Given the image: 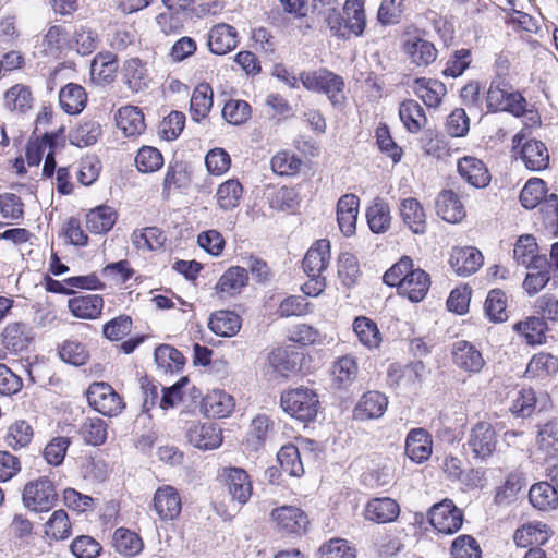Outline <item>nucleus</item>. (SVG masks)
Segmentation results:
<instances>
[{
    "instance_id": "obj_63",
    "label": "nucleus",
    "mask_w": 558,
    "mask_h": 558,
    "mask_svg": "<svg viewBox=\"0 0 558 558\" xmlns=\"http://www.w3.org/2000/svg\"><path fill=\"white\" fill-rule=\"evenodd\" d=\"M451 555L452 558H481L482 551L475 538L461 535L453 541Z\"/></svg>"
},
{
    "instance_id": "obj_43",
    "label": "nucleus",
    "mask_w": 558,
    "mask_h": 558,
    "mask_svg": "<svg viewBox=\"0 0 558 558\" xmlns=\"http://www.w3.org/2000/svg\"><path fill=\"white\" fill-rule=\"evenodd\" d=\"M415 84L416 95L428 107H437L446 94V86L437 80L421 77L415 81Z\"/></svg>"
},
{
    "instance_id": "obj_10",
    "label": "nucleus",
    "mask_w": 558,
    "mask_h": 558,
    "mask_svg": "<svg viewBox=\"0 0 558 558\" xmlns=\"http://www.w3.org/2000/svg\"><path fill=\"white\" fill-rule=\"evenodd\" d=\"M451 361L459 369L470 374L480 373L485 365L481 351L466 340H459L452 344Z\"/></svg>"
},
{
    "instance_id": "obj_19",
    "label": "nucleus",
    "mask_w": 558,
    "mask_h": 558,
    "mask_svg": "<svg viewBox=\"0 0 558 558\" xmlns=\"http://www.w3.org/2000/svg\"><path fill=\"white\" fill-rule=\"evenodd\" d=\"M36 48L45 57L59 58L64 50H69V34L62 26L51 25Z\"/></svg>"
},
{
    "instance_id": "obj_42",
    "label": "nucleus",
    "mask_w": 558,
    "mask_h": 558,
    "mask_svg": "<svg viewBox=\"0 0 558 558\" xmlns=\"http://www.w3.org/2000/svg\"><path fill=\"white\" fill-rule=\"evenodd\" d=\"M343 21L345 27L356 36L363 34L365 28V12L363 0H347L343 5Z\"/></svg>"
},
{
    "instance_id": "obj_54",
    "label": "nucleus",
    "mask_w": 558,
    "mask_h": 558,
    "mask_svg": "<svg viewBox=\"0 0 558 558\" xmlns=\"http://www.w3.org/2000/svg\"><path fill=\"white\" fill-rule=\"evenodd\" d=\"M277 460L282 472L290 476L299 477L304 473L299 449L293 445L283 446L277 454Z\"/></svg>"
},
{
    "instance_id": "obj_9",
    "label": "nucleus",
    "mask_w": 558,
    "mask_h": 558,
    "mask_svg": "<svg viewBox=\"0 0 558 558\" xmlns=\"http://www.w3.org/2000/svg\"><path fill=\"white\" fill-rule=\"evenodd\" d=\"M153 509L161 521H173L182 510V498L171 485L158 487L153 497Z\"/></svg>"
},
{
    "instance_id": "obj_62",
    "label": "nucleus",
    "mask_w": 558,
    "mask_h": 558,
    "mask_svg": "<svg viewBox=\"0 0 558 558\" xmlns=\"http://www.w3.org/2000/svg\"><path fill=\"white\" fill-rule=\"evenodd\" d=\"M338 276L347 287L353 286L360 277L357 259L351 253H342L338 258Z\"/></svg>"
},
{
    "instance_id": "obj_17",
    "label": "nucleus",
    "mask_w": 558,
    "mask_h": 558,
    "mask_svg": "<svg viewBox=\"0 0 558 558\" xmlns=\"http://www.w3.org/2000/svg\"><path fill=\"white\" fill-rule=\"evenodd\" d=\"M360 201L354 194H345L337 204V220L345 236L355 233Z\"/></svg>"
},
{
    "instance_id": "obj_33",
    "label": "nucleus",
    "mask_w": 558,
    "mask_h": 558,
    "mask_svg": "<svg viewBox=\"0 0 558 558\" xmlns=\"http://www.w3.org/2000/svg\"><path fill=\"white\" fill-rule=\"evenodd\" d=\"M359 366L353 356L339 357L332 365V384L338 389H348L356 379Z\"/></svg>"
},
{
    "instance_id": "obj_55",
    "label": "nucleus",
    "mask_w": 558,
    "mask_h": 558,
    "mask_svg": "<svg viewBox=\"0 0 558 558\" xmlns=\"http://www.w3.org/2000/svg\"><path fill=\"white\" fill-rule=\"evenodd\" d=\"M539 399L532 388H522L517 392L509 410L515 416L529 417L535 411Z\"/></svg>"
},
{
    "instance_id": "obj_58",
    "label": "nucleus",
    "mask_w": 558,
    "mask_h": 558,
    "mask_svg": "<svg viewBox=\"0 0 558 558\" xmlns=\"http://www.w3.org/2000/svg\"><path fill=\"white\" fill-rule=\"evenodd\" d=\"M546 196L545 182L542 179H530L520 193V202L526 209H533Z\"/></svg>"
},
{
    "instance_id": "obj_57",
    "label": "nucleus",
    "mask_w": 558,
    "mask_h": 558,
    "mask_svg": "<svg viewBox=\"0 0 558 558\" xmlns=\"http://www.w3.org/2000/svg\"><path fill=\"white\" fill-rule=\"evenodd\" d=\"M45 534L53 539H65L71 535V523L68 513L56 510L46 522Z\"/></svg>"
},
{
    "instance_id": "obj_29",
    "label": "nucleus",
    "mask_w": 558,
    "mask_h": 558,
    "mask_svg": "<svg viewBox=\"0 0 558 558\" xmlns=\"http://www.w3.org/2000/svg\"><path fill=\"white\" fill-rule=\"evenodd\" d=\"M403 50L412 63L421 66L428 65L436 60L437 50L428 40L420 37H410L404 41Z\"/></svg>"
},
{
    "instance_id": "obj_14",
    "label": "nucleus",
    "mask_w": 558,
    "mask_h": 558,
    "mask_svg": "<svg viewBox=\"0 0 558 558\" xmlns=\"http://www.w3.org/2000/svg\"><path fill=\"white\" fill-rule=\"evenodd\" d=\"M330 258V242L326 239L317 240L303 259V269L307 276L322 275L327 269Z\"/></svg>"
},
{
    "instance_id": "obj_16",
    "label": "nucleus",
    "mask_w": 558,
    "mask_h": 558,
    "mask_svg": "<svg viewBox=\"0 0 558 558\" xmlns=\"http://www.w3.org/2000/svg\"><path fill=\"white\" fill-rule=\"evenodd\" d=\"M226 484L232 500L244 505L252 496V483L248 474L241 468L225 470Z\"/></svg>"
},
{
    "instance_id": "obj_59",
    "label": "nucleus",
    "mask_w": 558,
    "mask_h": 558,
    "mask_svg": "<svg viewBox=\"0 0 558 558\" xmlns=\"http://www.w3.org/2000/svg\"><path fill=\"white\" fill-rule=\"evenodd\" d=\"M136 167L141 172L150 173L161 168L163 157L161 153L153 146H143L135 158Z\"/></svg>"
},
{
    "instance_id": "obj_64",
    "label": "nucleus",
    "mask_w": 558,
    "mask_h": 558,
    "mask_svg": "<svg viewBox=\"0 0 558 558\" xmlns=\"http://www.w3.org/2000/svg\"><path fill=\"white\" fill-rule=\"evenodd\" d=\"M320 558H354L355 550L348 541L335 538L324 544L319 548Z\"/></svg>"
},
{
    "instance_id": "obj_4",
    "label": "nucleus",
    "mask_w": 558,
    "mask_h": 558,
    "mask_svg": "<svg viewBox=\"0 0 558 558\" xmlns=\"http://www.w3.org/2000/svg\"><path fill=\"white\" fill-rule=\"evenodd\" d=\"M57 501L56 488L47 477L28 482L23 490V502L33 511H48Z\"/></svg>"
},
{
    "instance_id": "obj_22",
    "label": "nucleus",
    "mask_w": 558,
    "mask_h": 558,
    "mask_svg": "<svg viewBox=\"0 0 558 558\" xmlns=\"http://www.w3.org/2000/svg\"><path fill=\"white\" fill-rule=\"evenodd\" d=\"M32 340L33 330L25 323H10L5 326L2 332L3 345L14 353H19L26 350L31 344Z\"/></svg>"
},
{
    "instance_id": "obj_15",
    "label": "nucleus",
    "mask_w": 558,
    "mask_h": 558,
    "mask_svg": "<svg viewBox=\"0 0 558 558\" xmlns=\"http://www.w3.org/2000/svg\"><path fill=\"white\" fill-rule=\"evenodd\" d=\"M430 287L429 275L421 268H413L400 284L399 294L408 298L411 302L422 301Z\"/></svg>"
},
{
    "instance_id": "obj_5",
    "label": "nucleus",
    "mask_w": 558,
    "mask_h": 558,
    "mask_svg": "<svg viewBox=\"0 0 558 558\" xmlns=\"http://www.w3.org/2000/svg\"><path fill=\"white\" fill-rule=\"evenodd\" d=\"M187 441L199 450L217 449L222 442V430L215 423L191 421L186 424Z\"/></svg>"
},
{
    "instance_id": "obj_51",
    "label": "nucleus",
    "mask_w": 558,
    "mask_h": 558,
    "mask_svg": "<svg viewBox=\"0 0 558 558\" xmlns=\"http://www.w3.org/2000/svg\"><path fill=\"white\" fill-rule=\"evenodd\" d=\"M274 422L265 414L256 415L251 423L246 441L254 449L258 450L266 441L272 430Z\"/></svg>"
},
{
    "instance_id": "obj_27",
    "label": "nucleus",
    "mask_w": 558,
    "mask_h": 558,
    "mask_svg": "<svg viewBox=\"0 0 558 558\" xmlns=\"http://www.w3.org/2000/svg\"><path fill=\"white\" fill-rule=\"evenodd\" d=\"M71 313L82 319H96L104 308V299L98 294H85L69 300Z\"/></svg>"
},
{
    "instance_id": "obj_25",
    "label": "nucleus",
    "mask_w": 558,
    "mask_h": 558,
    "mask_svg": "<svg viewBox=\"0 0 558 558\" xmlns=\"http://www.w3.org/2000/svg\"><path fill=\"white\" fill-rule=\"evenodd\" d=\"M433 440L424 428L410 430L405 439L407 456L417 463L427 460L432 454Z\"/></svg>"
},
{
    "instance_id": "obj_11",
    "label": "nucleus",
    "mask_w": 558,
    "mask_h": 558,
    "mask_svg": "<svg viewBox=\"0 0 558 558\" xmlns=\"http://www.w3.org/2000/svg\"><path fill=\"white\" fill-rule=\"evenodd\" d=\"M388 407V398L386 395L369 390L364 392L353 409V418L355 421H371L380 418Z\"/></svg>"
},
{
    "instance_id": "obj_21",
    "label": "nucleus",
    "mask_w": 558,
    "mask_h": 558,
    "mask_svg": "<svg viewBox=\"0 0 558 558\" xmlns=\"http://www.w3.org/2000/svg\"><path fill=\"white\" fill-rule=\"evenodd\" d=\"M436 213L442 220L450 223L462 221L466 215L458 195L451 190H446L438 194L436 198Z\"/></svg>"
},
{
    "instance_id": "obj_7",
    "label": "nucleus",
    "mask_w": 558,
    "mask_h": 558,
    "mask_svg": "<svg viewBox=\"0 0 558 558\" xmlns=\"http://www.w3.org/2000/svg\"><path fill=\"white\" fill-rule=\"evenodd\" d=\"M429 522L439 533L453 534L462 526L463 513L452 500L445 499L432 507Z\"/></svg>"
},
{
    "instance_id": "obj_47",
    "label": "nucleus",
    "mask_w": 558,
    "mask_h": 558,
    "mask_svg": "<svg viewBox=\"0 0 558 558\" xmlns=\"http://www.w3.org/2000/svg\"><path fill=\"white\" fill-rule=\"evenodd\" d=\"M558 372V359L550 353L535 354L526 367V374L531 377L545 378Z\"/></svg>"
},
{
    "instance_id": "obj_52",
    "label": "nucleus",
    "mask_w": 558,
    "mask_h": 558,
    "mask_svg": "<svg viewBox=\"0 0 558 558\" xmlns=\"http://www.w3.org/2000/svg\"><path fill=\"white\" fill-rule=\"evenodd\" d=\"M366 219L369 229L374 233H384L390 227V209L384 202H375L366 210Z\"/></svg>"
},
{
    "instance_id": "obj_24",
    "label": "nucleus",
    "mask_w": 558,
    "mask_h": 558,
    "mask_svg": "<svg viewBox=\"0 0 558 558\" xmlns=\"http://www.w3.org/2000/svg\"><path fill=\"white\" fill-rule=\"evenodd\" d=\"M242 327L241 317L233 311L219 310L210 314L208 328L219 337H233Z\"/></svg>"
},
{
    "instance_id": "obj_48",
    "label": "nucleus",
    "mask_w": 558,
    "mask_h": 558,
    "mask_svg": "<svg viewBox=\"0 0 558 558\" xmlns=\"http://www.w3.org/2000/svg\"><path fill=\"white\" fill-rule=\"evenodd\" d=\"M243 187L238 180L231 179L218 186L216 197L222 210H231L240 204Z\"/></svg>"
},
{
    "instance_id": "obj_30",
    "label": "nucleus",
    "mask_w": 558,
    "mask_h": 558,
    "mask_svg": "<svg viewBox=\"0 0 558 558\" xmlns=\"http://www.w3.org/2000/svg\"><path fill=\"white\" fill-rule=\"evenodd\" d=\"M248 276L245 268L233 266L227 269L215 286L217 293L233 296L247 284Z\"/></svg>"
},
{
    "instance_id": "obj_37",
    "label": "nucleus",
    "mask_w": 558,
    "mask_h": 558,
    "mask_svg": "<svg viewBox=\"0 0 558 558\" xmlns=\"http://www.w3.org/2000/svg\"><path fill=\"white\" fill-rule=\"evenodd\" d=\"M86 100L85 89L78 84L70 83L59 93L60 106L69 114L80 113L84 109Z\"/></svg>"
},
{
    "instance_id": "obj_39",
    "label": "nucleus",
    "mask_w": 558,
    "mask_h": 558,
    "mask_svg": "<svg viewBox=\"0 0 558 558\" xmlns=\"http://www.w3.org/2000/svg\"><path fill=\"white\" fill-rule=\"evenodd\" d=\"M98 35L92 28L81 25L75 27L69 38V50H73L81 56H88L97 48Z\"/></svg>"
},
{
    "instance_id": "obj_50",
    "label": "nucleus",
    "mask_w": 558,
    "mask_h": 558,
    "mask_svg": "<svg viewBox=\"0 0 558 558\" xmlns=\"http://www.w3.org/2000/svg\"><path fill=\"white\" fill-rule=\"evenodd\" d=\"M108 425L99 417L86 418L80 427V434L84 441L92 446H100L107 439Z\"/></svg>"
},
{
    "instance_id": "obj_44",
    "label": "nucleus",
    "mask_w": 558,
    "mask_h": 558,
    "mask_svg": "<svg viewBox=\"0 0 558 558\" xmlns=\"http://www.w3.org/2000/svg\"><path fill=\"white\" fill-rule=\"evenodd\" d=\"M112 543L118 553L128 557H133L143 549L142 538L136 533L124 527L116 530Z\"/></svg>"
},
{
    "instance_id": "obj_41",
    "label": "nucleus",
    "mask_w": 558,
    "mask_h": 558,
    "mask_svg": "<svg viewBox=\"0 0 558 558\" xmlns=\"http://www.w3.org/2000/svg\"><path fill=\"white\" fill-rule=\"evenodd\" d=\"M213 89L206 84H199L193 92L190 104L192 119L201 121L210 111L213 107Z\"/></svg>"
},
{
    "instance_id": "obj_2",
    "label": "nucleus",
    "mask_w": 558,
    "mask_h": 558,
    "mask_svg": "<svg viewBox=\"0 0 558 558\" xmlns=\"http://www.w3.org/2000/svg\"><path fill=\"white\" fill-rule=\"evenodd\" d=\"M282 410L301 422L313 421L318 412V395L311 388L298 387L281 393Z\"/></svg>"
},
{
    "instance_id": "obj_31",
    "label": "nucleus",
    "mask_w": 558,
    "mask_h": 558,
    "mask_svg": "<svg viewBox=\"0 0 558 558\" xmlns=\"http://www.w3.org/2000/svg\"><path fill=\"white\" fill-rule=\"evenodd\" d=\"M203 407L208 416L227 417L232 413L235 402L230 393L214 389L204 398Z\"/></svg>"
},
{
    "instance_id": "obj_53",
    "label": "nucleus",
    "mask_w": 558,
    "mask_h": 558,
    "mask_svg": "<svg viewBox=\"0 0 558 558\" xmlns=\"http://www.w3.org/2000/svg\"><path fill=\"white\" fill-rule=\"evenodd\" d=\"M165 239L162 232L156 227L135 230L131 236L133 245L142 251L160 248L163 245Z\"/></svg>"
},
{
    "instance_id": "obj_34",
    "label": "nucleus",
    "mask_w": 558,
    "mask_h": 558,
    "mask_svg": "<svg viewBox=\"0 0 558 558\" xmlns=\"http://www.w3.org/2000/svg\"><path fill=\"white\" fill-rule=\"evenodd\" d=\"M33 93L24 84H15L4 94V107L12 112L25 113L33 108Z\"/></svg>"
},
{
    "instance_id": "obj_23",
    "label": "nucleus",
    "mask_w": 558,
    "mask_h": 558,
    "mask_svg": "<svg viewBox=\"0 0 558 558\" xmlns=\"http://www.w3.org/2000/svg\"><path fill=\"white\" fill-rule=\"evenodd\" d=\"M459 174L474 187H485L489 181V172L484 162L475 157L465 156L458 161Z\"/></svg>"
},
{
    "instance_id": "obj_12",
    "label": "nucleus",
    "mask_w": 558,
    "mask_h": 558,
    "mask_svg": "<svg viewBox=\"0 0 558 558\" xmlns=\"http://www.w3.org/2000/svg\"><path fill=\"white\" fill-rule=\"evenodd\" d=\"M538 245L531 234L521 235L513 248V258L530 269H543L547 266L545 255L537 254Z\"/></svg>"
},
{
    "instance_id": "obj_60",
    "label": "nucleus",
    "mask_w": 558,
    "mask_h": 558,
    "mask_svg": "<svg viewBox=\"0 0 558 558\" xmlns=\"http://www.w3.org/2000/svg\"><path fill=\"white\" fill-rule=\"evenodd\" d=\"M33 437V428L25 421H17L12 424L5 436V444L12 449L26 447Z\"/></svg>"
},
{
    "instance_id": "obj_3",
    "label": "nucleus",
    "mask_w": 558,
    "mask_h": 558,
    "mask_svg": "<svg viewBox=\"0 0 558 558\" xmlns=\"http://www.w3.org/2000/svg\"><path fill=\"white\" fill-rule=\"evenodd\" d=\"M89 405L105 416H117L125 407L122 397L104 381L93 383L87 389Z\"/></svg>"
},
{
    "instance_id": "obj_56",
    "label": "nucleus",
    "mask_w": 558,
    "mask_h": 558,
    "mask_svg": "<svg viewBox=\"0 0 558 558\" xmlns=\"http://www.w3.org/2000/svg\"><path fill=\"white\" fill-rule=\"evenodd\" d=\"M513 328L525 338L529 344H539L543 342L547 324L543 318L530 317L525 322L517 323Z\"/></svg>"
},
{
    "instance_id": "obj_38",
    "label": "nucleus",
    "mask_w": 558,
    "mask_h": 558,
    "mask_svg": "<svg viewBox=\"0 0 558 558\" xmlns=\"http://www.w3.org/2000/svg\"><path fill=\"white\" fill-rule=\"evenodd\" d=\"M118 70L117 58L111 52L97 53L90 64L92 76L100 83H111Z\"/></svg>"
},
{
    "instance_id": "obj_13",
    "label": "nucleus",
    "mask_w": 558,
    "mask_h": 558,
    "mask_svg": "<svg viewBox=\"0 0 558 558\" xmlns=\"http://www.w3.org/2000/svg\"><path fill=\"white\" fill-rule=\"evenodd\" d=\"M449 264L457 275L468 277L483 265V256L475 247H456L452 250Z\"/></svg>"
},
{
    "instance_id": "obj_20",
    "label": "nucleus",
    "mask_w": 558,
    "mask_h": 558,
    "mask_svg": "<svg viewBox=\"0 0 558 558\" xmlns=\"http://www.w3.org/2000/svg\"><path fill=\"white\" fill-rule=\"evenodd\" d=\"M238 45V33L229 24H217L208 34V47L215 54H226Z\"/></svg>"
},
{
    "instance_id": "obj_28",
    "label": "nucleus",
    "mask_w": 558,
    "mask_h": 558,
    "mask_svg": "<svg viewBox=\"0 0 558 558\" xmlns=\"http://www.w3.org/2000/svg\"><path fill=\"white\" fill-rule=\"evenodd\" d=\"M400 215L403 222L415 234H423L426 231V215L421 203L414 197H408L400 203Z\"/></svg>"
},
{
    "instance_id": "obj_49",
    "label": "nucleus",
    "mask_w": 558,
    "mask_h": 558,
    "mask_svg": "<svg viewBox=\"0 0 558 558\" xmlns=\"http://www.w3.org/2000/svg\"><path fill=\"white\" fill-rule=\"evenodd\" d=\"M101 134L100 124L88 120L78 123L70 134L71 144L78 147H86L95 144Z\"/></svg>"
},
{
    "instance_id": "obj_1",
    "label": "nucleus",
    "mask_w": 558,
    "mask_h": 558,
    "mask_svg": "<svg viewBox=\"0 0 558 558\" xmlns=\"http://www.w3.org/2000/svg\"><path fill=\"white\" fill-rule=\"evenodd\" d=\"M486 105L489 111H506L520 117L525 112L526 100L505 77L497 75L488 87Z\"/></svg>"
},
{
    "instance_id": "obj_8",
    "label": "nucleus",
    "mask_w": 558,
    "mask_h": 558,
    "mask_svg": "<svg viewBox=\"0 0 558 558\" xmlns=\"http://www.w3.org/2000/svg\"><path fill=\"white\" fill-rule=\"evenodd\" d=\"M466 445L474 458L485 460L490 457L497 445L492 424L485 421L476 423L470 430Z\"/></svg>"
},
{
    "instance_id": "obj_46",
    "label": "nucleus",
    "mask_w": 558,
    "mask_h": 558,
    "mask_svg": "<svg viewBox=\"0 0 558 558\" xmlns=\"http://www.w3.org/2000/svg\"><path fill=\"white\" fill-rule=\"evenodd\" d=\"M353 330L360 342L368 349L378 348L381 336L377 325L367 317H356L353 322Z\"/></svg>"
},
{
    "instance_id": "obj_40",
    "label": "nucleus",
    "mask_w": 558,
    "mask_h": 558,
    "mask_svg": "<svg viewBox=\"0 0 558 558\" xmlns=\"http://www.w3.org/2000/svg\"><path fill=\"white\" fill-rule=\"evenodd\" d=\"M399 116L405 129L411 133H417L427 122L423 108L412 99L401 102Z\"/></svg>"
},
{
    "instance_id": "obj_32",
    "label": "nucleus",
    "mask_w": 558,
    "mask_h": 558,
    "mask_svg": "<svg viewBox=\"0 0 558 558\" xmlns=\"http://www.w3.org/2000/svg\"><path fill=\"white\" fill-rule=\"evenodd\" d=\"M117 125L125 136H136L144 132L146 125L143 112L134 106H125L119 109Z\"/></svg>"
},
{
    "instance_id": "obj_61",
    "label": "nucleus",
    "mask_w": 558,
    "mask_h": 558,
    "mask_svg": "<svg viewBox=\"0 0 558 558\" xmlns=\"http://www.w3.org/2000/svg\"><path fill=\"white\" fill-rule=\"evenodd\" d=\"M124 76L130 89L134 92H138L146 86V69L137 58L130 59L125 62Z\"/></svg>"
},
{
    "instance_id": "obj_26",
    "label": "nucleus",
    "mask_w": 558,
    "mask_h": 558,
    "mask_svg": "<svg viewBox=\"0 0 558 558\" xmlns=\"http://www.w3.org/2000/svg\"><path fill=\"white\" fill-rule=\"evenodd\" d=\"M400 513L399 505L391 498H374L366 505L365 518L376 523L395 521Z\"/></svg>"
},
{
    "instance_id": "obj_6",
    "label": "nucleus",
    "mask_w": 558,
    "mask_h": 558,
    "mask_svg": "<svg viewBox=\"0 0 558 558\" xmlns=\"http://www.w3.org/2000/svg\"><path fill=\"white\" fill-rule=\"evenodd\" d=\"M524 135L518 133L512 138L513 149L520 147V158L524 166L531 171L545 170L549 165V153L541 141L529 140L522 144Z\"/></svg>"
},
{
    "instance_id": "obj_45",
    "label": "nucleus",
    "mask_w": 558,
    "mask_h": 558,
    "mask_svg": "<svg viewBox=\"0 0 558 558\" xmlns=\"http://www.w3.org/2000/svg\"><path fill=\"white\" fill-rule=\"evenodd\" d=\"M546 525L541 522H530L519 527L513 535L514 543L519 547H529L543 544L547 538Z\"/></svg>"
},
{
    "instance_id": "obj_36",
    "label": "nucleus",
    "mask_w": 558,
    "mask_h": 558,
    "mask_svg": "<svg viewBox=\"0 0 558 558\" xmlns=\"http://www.w3.org/2000/svg\"><path fill=\"white\" fill-rule=\"evenodd\" d=\"M529 499L534 508L542 511L555 509L558 505V492L548 482H539L531 487Z\"/></svg>"
},
{
    "instance_id": "obj_18",
    "label": "nucleus",
    "mask_w": 558,
    "mask_h": 558,
    "mask_svg": "<svg viewBox=\"0 0 558 558\" xmlns=\"http://www.w3.org/2000/svg\"><path fill=\"white\" fill-rule=\"evenodd\" d=\"M271 518L277 526L289 533H299L305 530L308 520L306 514L298 507L282 506L271 511Z\"/></svg>"
},
{
    "instance_id": "obj_35",
    "label": "nucleus",
    "mask_w": 558,
    "mask_h": 558,
    "mask_svg": "<svg viewBox=\"0 0 558 558\" xmlns=\"http://www.w3.org/2000/svg\"><path fill=\"white\" fill-rule=\"evenodd\" d=\"M117 221V213L109 206L96 207L86 215V227L95 234H105Z\"/></svg>"
}]
</instances>
